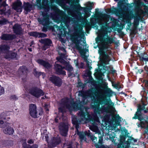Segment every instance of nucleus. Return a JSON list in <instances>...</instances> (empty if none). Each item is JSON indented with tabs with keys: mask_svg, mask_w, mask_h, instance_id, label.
<instances>
[{
	"mask_svg": "<svg viewBox=\"0 0 148 148\" xmlns=\"http://www.w3.org/2000/svg\"><path fill=\"white\" fill-rule=\"evenodd\" d=\"M88 132L85 131L84 132H80L78 133V134L79 136V139L81 141L84 140L85 141H86L87 138L86 136H87L95 143V146L96 148H106L104 145H100L97 143V138L93 135L90 132V130H88Z\"/></svg>",
	"mask_w": 148,
	"mask_h": 148,
	"instance_id": "f257e3e1",
	"label": "nucleus"
},
{
	"mask_svg": "<svg viewBox=\"0 0 148 148\" xmlns=\"http://www.w3.org/2000/svg\"><path fill=\"white\" fill-rule=\"evenodd\" d=\"M9 47L6 45L1 46L0 47V53H4L5 58L9 60L16 57V54L8 51Z\"/></svg>",
	"mask_w": 148,
	"mask_h": 148,
	"instance_id": "f03ea898",
	"label": "nucleus"
},
{
	"mask_svg": "<svg viewBox=\"0 0 148 148\" xmlns=\"http://www.w3.org/2000/svg\"><path fill=\"white\" fill-rule=\"evenodd\" d=\"M10 118L7 116H3L0 118V127L2 128H6L8 129H12V125L8 123H4L9 121Z\"/></svg>",
	"mask_w": 148,
	"mask_h": 148,
	"instance_id": "7ed1b4c3",
	"label": "nucleus"
},
{
	"mask_svg": "<svg viewBox=\"0 0 148 148\" xmlns=\"http://www.w3.org/2000/svg\"><path fill=\"white\" fill-rule=\"evenodd\" d=\"M129 134L120 136L119 143L118 145V148H127L126 147L127 141H126L125 139L127 137L128 138Z\"/></svg>",
	"mask_w": 148,
	"mask_h": 148,
	"instance_id": "20e7f679",
	"label": "nucleus"
},
{
	"mask_svg": "<svg viewBox=\"0 0 148 148\" xmlns=\"http://www.w3.org/2000/svg\"><path fill=\"white\" fill-rule=\"evenodd\" d=\"M37 108L36 105L34 104H31L29 105V110L31 116L33 117H37Z\"/></svg>",
	"mask_w": 148,
	"mask_h": 148,
	"instance_id": "39448f33",
	"label": "nucleus"
},
{
	"mask_svg": "<svg viewBox=\"0 0 148 148\" xmlns=\"http://www.w3.org/2000/svg\"><path fill=\"white\" fill-rule=\"evenodd\" d=\"M61 142V140L60 137L57 136L53 137L50 143L51 147L52 148L55 147L59 144Z\"/></svg>",
	"mask_w": 148,
	"mask_h": 148,
	"instance_id": "423d86ee",
	"label": "nucleus"
},
{
	"mask_svg": "<svg viewBox=\"0 0 148 148\" xmlns=\"http://www.w3.org/2000/svg\"><path fill=\"white\" fill-rule=\"evenodd\" d=\"M49 80L56 86H60L62 83V82L60 78L54 76H52L49 78Z\"/></svg>",
	"mask_w": 148,
	"mask_h": 148,
	"instance_id": "0eeeda50",
	"label": "nucleus"
},
{
	"mask_svg": "<svg viewBox=\"0 0 148 148\" xmlns=\"http://www.w3.org/2000/svg\"><path fill=\"white\" fill-rule=\"evenodd\" d=\"M99 53L102 57V60L103 62L106 64H108V62L110 60L108 56L104 54L103 49L100 48L99 50Z\"/></svg>",
	"mask_w": 148,
	"mask_h": 148,
	"instance_id": "6e6552de",
	"label": "nucleus"
},
{
	"mask_svg": "<svg viewBox=\"0 0 148 148\" xmlns=\"http://www.w3.org/2000/svg\"><path fill=\"white\" fill-rule=\"evenodd\" d=\"M30 93L36 97H38L44 95L42 90L39 89H33L31 90Z\"/></svg>",
	"mask_w": 148,
	"mask_h": 148,
	"instance_id": "1a4fd4ad",
	"label": "nucleus"
},
{
	"mask_svg": "<svg viewBox=\"0 0 148 148\" xmlns=\"http://www.w3.org/2000/svg\"><path fill=\"white\" fill-rule=\"evenodd\" d=\"M22 3L20 1L14 3L13 5V8L18 12H21L22 11L21 5Z\"/></svg>",
	"mask_w": 148,
	"mask_h": 148,
	"instance_id": "9d476101",
	"label": "nucleus"
},
{
	"mask_svg": "<svg viewBox=\"0 0 148 148\" xmlns=\"http://www.w3.org/2000/svg\"><path fill=\"white\" fill-rule=\"evenodd\" d=\"M145 105H143V106H141L140 105H139L138 106V109L137 112H136L135 115L134 116L133 118V119H138L140 120H141L139 116V114L140 113V110H143L145 109Z\"/></svg>",
	"mask_w": 148,
	"mask_h": 148,
	"instance_id": "9b49d317",
	"label": "nucleus"
},
{
	"mask_svg": "<svg viewBox=\"0 0 148 148\" xmlns=\"http://www.w3.org/2000/svg\"><path fill=\"white\" fill-rule=\"evenodd\" d=\"M55 67L56 71L59 74H62L63 75L66 74L65 72L63 70V68H62L61 66L56 63Z\"/></svg>",
	"mask_w": 148,
	"mask_h": 148,
	"instance_id": "f8f14e48",
	"label": "nucleus"
},
{
	"mask_svg": "<svg viewBox=\"0 0 148 148\" xmlns=\"http://www.w3.org/2000/svg\"><path fill=\"white\" fill-rule=\"evenodd\" d=\"M128 138L127 139V148H129L130 147V144L131 143L134 144L137 141V140L134 139L131 136H129Z\"/></svg>",
	"mask_w": 148,
	"mask_h": 148,
	"instance_id": "ddd939ff",
	"label": "nucleus"
},
{
	"mask_svg": "<svg viewBox=\"0 0 148 148\" xmlns=\"http://www.w3.org/2000/svg\"><path fill=\"white\" fill-rule=\"evenodd\" d=\"M91 131L94 132H97L98 134H101V131L103 132H104L105 131L107 132V131L108 132H111L112 131H113L114 132H127L128 130H91Z\"/></svg>",
	"mask_w": 148,
	"mask_h": 148,
	"instance_id": "4468645a",
	"label": "nucleus"
},
{
	"mask_svg": "<svg viewBox=\"0 0 148 148\" xmlns=\"http://www.w3.org/2000/svg\"><path fill=\"white\" fill-rule=\"evenodd\" d=\"M13 30L16 34H19L22 30L20 25L17 24H15L13 27Z\"/></svg>",
	"mask_w": 148,
	"mask_h": 148,
	"instance_id": "2eb2a0df",
	"label": "nucleus"
},
{
	"mask_svg": "<svg viewBox=\"0 0 148 148\" xmlns=\"http://www.w3.org/2000/svg\"><path fill=\"white\" fill-rule=\"evenodd\" d=\"M140 119L141 120H140L141 121L140 123L138 125V126L140 127L141 128H146L148 129V124L147 123L145 120L142 119L143 121H142V119L140 118Z\"/></svg>",
	"mask_w": 148,
	"mask_h": 148,
	"instance_id": "dca6fc26",
	"label": "nucleus"
},
{
	"mask_svg": "<svg viewBox=\"0 0 148 148\" xmlns=\"http://www.w3.org/2000/svg\"><path fill=\"white\" fill-rule=\"evenodd\" d=\"M23 148H38V145L37 144L33 145L31 146L30 145L27 144L26 142H24L22 144Z\"/></svg>",
	"mask_w": 148,
	"mask_h": 148,
	"instance_id": "f3484780",
	"label": "nucleus"
},
{
	"mask_svg": "<svg viewBox=\"0 0 148 148\" xmlns=\"http://www.w3.org/2000/svg\"><path fill=\"white\" fill-rule=\"evenodd\" d=\"M37 62L39 64L43 65L44 67L47 68H50L51 66V65L49 64L48 63L42 60H37Z\"/></svg>",
	"mask_w": 148,
	"mask_h": 148,
	"instance_id": "a211bd4d",
	"label": "nucleus"
},
{
	"mask_svg": "<svg viewBox=\"0 0 148 148\" xmlns=\"http://www.w3.org/2000/svg\"><path fill=\"white\" fill-rule=\"evenodd\" d=\"M31 35L35 36H39V37H46V35L43 33L39 34L36 32H33L31 33Z\"/></svg>",
	"mask_w": 148,
	"mask_h": 148,
	"instance_id": "6ab92c4d",
	"label": "nucleus"
},
{
	"mask_svg": "<svg viewBox=\"0 0 148 148\" xmlns=\"http://www.w3.org/2000/svg\"><path fill=\"white\" fill-rule=\"evenodd\" d=\"M43 42L45 43L46 45H45L44 46L42 47V49L43 50H45L46 49V48H45V47H46V46L50 45L51 42L50 40L48 39H46L44 40V42Z\"/></svg>",
	"mask_w": 148,
	"mask_h": 148,
	"instance_id": "aec40b11",
	"label": "nucleus"
},
{
	"mask_svg": "<svg viewBox=\"0 0 148 148\" xmlns=\"http://www.w3.org/2000/svg\"><path fill=\"white\" fill-rule=\"evenodd\" d=\"M75 106H76V107H77V105H76V104L74 103L73 104H71V106H66V107L67 108L69 109L70 110H77V109L76 108Z\"/></svg>",
	"mask_w": 148,
	"mask_h": 148,
	"instance_id": "412c9836",
	"label": "nucleus"
},
{
	"mask_svg": "<svg viewBox=\"0 0 148 148\" xmlns=\"http://www.w3.org/2000/svg\"><path fill=\"white\" fill-rule=\"evenodd\" d=\"M12 38L11 35L6 34H3L1 37L3 40H8L11 39Z\"/></svg>",
	"mask_w": 148,
	"mask_h": 148,
	"instance_id": "4be33fe9",
	"label": "nucleus"
},
{
	"mask_svg": "<svg viewBox=\"0 0 148 148\" xmlns=\"http://www.w3.org/2000/svg\"><path fill=\"white\" fill-rule=\"evenodd\" d=\"M59 129L61 130H67L69 129V126L67 123L62 124L59 126Z\"/></svg>",
	"mask_w": 148,
	"mask_h": 148,
	"instance_id": "5701e85b",
	"label": "nucleus"
},
{
	"mask_svg": "<svg viewBox=\"0 0 148 148\" xmlns=\"http://www.w3.org/2000/svg\"><path fill=\"white\" fill-rule=\"evenodd\" d=\"M121 118L119 116H117L115 119V124L116 125H119L120 122L121 121Z\"/></svg>",
	"mask_w": 148,
	"mask_h": 148,
	"instance_id": "b1692460",
	"label": "nucleus"
},
{
	"mask_svg": "<svg viewBox=\"0 0 148 148\" xmlns=\"http://www.w3.org/2000/svg\"><path fill=\"white\" fill-rule=\"evenodd\" d=\"M69 130H60L61 135L63 136H66L67 135Z\"/></svg>",
	"mask_w": 148,
	"mask_h": 148,
	"instance_id": "393cba45",
	"label": "nucleus"
},
{
	"mask_svg": "<svg viewBox=\"0 0 148 148\" xmlns=\"http://www.w3.org/2000/svg\"><path fill=\"white\" fill-rule=\"evenodd\" d=\"M3 131L4 133L9 135L13 134L14 132V130H3Z\"/></svg>",
	"mask_w": 148,
	"mask_h": 148,
	"instance_id": "a878e982",
	"label": "nucleus"
},
{
	"mask_svg": "<svg viewBox=\"0 0 148 148\" xmlns=\"http://www.w3.org/2000/svg\"><path fill=\"white\" fill-rule=\"evenodd\" d=\"M103 135H101L100 136H99L98 137L99 138V141L98 143H98V144L100 145H102L103 142Z\"/></svg>",
	"mask_w": 148,
	"mask_h": 148,
	"instance_id": "bb28decb",
	"label": "nucleus"
},
{
	"mask_svg": "<svg viewBox=\"0 0 148 148\" xmlns=\"http://www.w3.org/2000/svg\"><path fill=\"white\" fill-rule=\"evenodd\" d=\"M66 69L69 72H71V73H72V71H73V68L69 64H67L66 66Z\"/></svg>",
	"mask_w": 148,
	"mask_h": 148,
	"instance_id": "cd10ccee",
	"label": "nucleus"
},
{
	"mask_svg": "<svg viewBox=\"0 0 148 148\" xmlns=\"http://www.w3.org/2000/svg\"><path fill=\"white\" fill-rule=\"evenodd\" d=\"M4 92V89L0 85V95L3 94Z\"/></svg>",
	"mask_w": 148,
	"mask_h": 148,
	"instance_id": "c85d7f7f",
	"label": "nucleus"
},
{
	"mask_svg": "<svg viewBox=\"0 0 148 148\" xmlns=\"http://www.w3.org/2000/svg\"><path fill=\"white\" fill-rule=\"evenodd\" d=\"M107 43L108 44H111L113 42V40L112 38H109L106 40Z\"/></svg>",
	"mask_w": 148,
	"mask_h": 148,
	"instance_id": "c756f323",
	"label": "nucleus"
},
{
	"mask_svg": "<svg viewBox=\"0 0 148 148\" xmlns=\"http://www.w3.org/2000/svg\"><path fill=\"white\" fill-rule=\"evenodd\" d=\"M80 114V116L82 117V120H84L85 119V117L84 113L83 112H81V113H79Z\"/></svg>",
	"mask_w": 148,
	"mask_h": 148,
	"instance_id": "7c9ffc66",
	"label": "nucleus"
},
{
	"mask_svg": "<svg viewBox=\"0 0 148 148\" xmlns=\"http://www.w3.org/2000/svg\"><path fill=\"white\" fill-rule=\"evenodd\" d=\"M6 21L5 19L0 21V25L5 24L6 23Z\"/></svg>",
	"mask_w": 148,
	"mask_h": 148,
	"instance_id": "2f4dec72",
	"label": "nucleus"
},
{
	"mask_svg": "<svg viewBox=\"0 0 148 148\" xmlns=\"http://www.w3.org/2000/svg\"><path fill=\"white\" fill-rule=\"evenodd\" d=\"M134 23L135 25H138V24H139L138 21V20L135 21L134 22Z\"/></svg>",
	"mask_w": 148,
	"mask_h": 148,
	"instance_id": "473e14b6",
	"label": "nucleus"
},
{
	"mask_svg": "<svg viewBox=\"0 0 148 148\" xmlns=\"http://www.w3.org/2000/svg\"><path fill=\"white\" fill-rule=\"evenodd\" d=\"M76 48L79 50H81V48L80 47H79L77 45H76Z\"/></svg>",
	"mask_w": 148,
	"mask_h": 148,
	"instance_id": "72a5a7b5",
	"label": "nucleus"
},
{
	"mask_svg": "<svg viewBox=\"0 0 148 148\" xmlns=\"http://www.w3.org/2000/svg\"><path fill=\"white\" fill-rule=\"evenodd\" d=\"M143 60L145 61H148V57L147 58H144Z\"/></svg>",
	"mask_w": 148,
	"mask_h": 148,
	"instance_id": "f704fd0d",
	"label": "nucleus"
},
{
	"mask_svg": "<svg viewBox=\"0 0 148 148\" xmlns=\"http://www.w3.org/2000/svg\"><path fill=\"white\" fill-rule=\"evenodd\" d=\"M28 143L30 144H32L33 143V142L32 140H30L29 141H28Z\"/></svg>",
	"mask_w": 148,
	"mask_h": 148,
	"instance_id": "c9c22d12",
	"label": "nucleus"
},
{
	"mask_svg": "<svg viewBox=\"0 0 148 148\" xmlns=\"http://www.w3.org/2000/svg\"><path fill=\"white\" fill-rule=\"evenodd\" d=\"M45 137L46 140V141L48 140V136H45Z\"/></svg>",
	"mask_w": 148,
	"mask_h": 148,
	"instance_id": "e433bc0d",
	"label": "nucleus"
},
{
	"mask_svg": "<svg viewBox=\"0 0 148 148\" xmlns=\"http://www.w3.org/2000/svg\"><path fill=\"white\" fill-rule=\"evenodd\" d=\"M59 112H62V110L61 108H59Z\"/></svg>",
	"mask_w": 148,
	"mask_h": 148,
	"instance_id": "4c0bfd02",
	"label": "nucleus"
},
{
	"mask_svg": "<svg viewBox=\"0 0 148 148\" xmlns=\"http://www.w3.org/2000/svg\"><path fill=\"white\" fill-rule=\"evenodd\" d=\"M2 5H3V6H6L7 5L6 4H5V2H4L3 3V4H2Z\"/></svg>",
	"mask_w": 148,
	"mask_h": 148,
	"instance_id": "58836bf2",
	"label": "nucleus"
},
{
	"mask_svg": "<svg viewBox=\"0 0 148 148\" xmlns=\"http://www.w3.org/2000/svg\"><path fill=\"white\" fill-rule=\"evenodd\" d=\"M55 121L56 122H57L58 121V119L57 118H56L55 119Z\"/></svg>",
	"mask_w": 148,
	"mask_h": 148,
	"instance_id": "ea45409f",
	"label": "nucleus"
},
{
	"mask_svg": "<svg viewBox=\"0 0 148 148\" xmlns=\"http://www.w3.org/2000/svg\"><path fill=\"white\" fill-rule=\"evenodd\" d=\"M145 132H146L147 134H148V130H145Z\"/></svg>",
	"mask_w": 148,
	"mask_h": 148,
	"instance_id": "a19ab883",
	"label": "nucleus"
},
{
	"mask_svg": "<svg viewBox=\"0 0 148 148\" xmlns=\"http://www.w3.org/2000/svg\"><path fill=\"white\" fill-rule=\"evenodd\" d=\"M66 148H72V147L71 145H70L69 147H67Z\"/></svg>",
	"mask_w": 148,
	"mask_h": 148,
	"instance_id": "79ce46f5",
	"label": "nucleus"
},
{
	"mask_svg": "<svg viewBox=\"0 0 148 148\" xmlns=\"http://www.w3.org/2000/svg\"><path fill=\"white\" fill-rule=\"evenodd\" d=\"M115 137L114 136H112V137H111L110 136V138H114Z\"/></svg>",
	"mask_w": 148,
	"mask_h": 148,
	"instance_id": "37998d69",
	"label": "nucleus"
},
{
	"mask_svg": "<svg viewBox=\"0 0 148 148\" xmlns=\"http://www.w3.org/2000/svg\"><path fill=\"white\" fill-rule=\"evenodd\" d=\"M29 50L30 51H32V49L31 48H29Z\"/></svg>",
	"mask_w": 148,
	"mask_h": 148,
	"instance_id": "c03bdc74",
	"label": "nucleus"
},
{
	"mask_svg": "<svg viewBox=\"0 0 148 148\" xmlns=\"http://www.w3.org/2000/svg\"><path fill=\"white\" fill-rule=\"evenodd\" d=\"M38 21L39 22H40V18H38Z\"/></svg>",
	"mask_w": 148,
	"mask_h": 148,
	"instance_id": "a18cd8bd",
	"label": "nucleus"
},
{
	"mask_svg": "<svg viewBox=\"0 0 148 148\" xmlns=\"http://www.w3.org/2000/svg\"><path fill=\"white\" fill-rule=\"evenodd\" d=\"M71 75V73L70 74V73H69V76H70Z\"/></svg>",
	"mask_w": 148,
	"mask_h": 148,
	"instance_id": "49530a36",
	"label": "nucleus"
},
{
	"mask_svg": "<svg viewBox=\"0 0 148 148\" xmlns=\"http://www.w3.org/2000/svg\"><path fill=\"white\" fill-rule=\"evenodd\" d=\"M5 10H4L3 11L2 13H4L5 12Z\"/></svg>",
	"mask_w": 148,
	"mask_h": 148,
	"instance_id": "de8ad7c7",
	"label": "nucleus"
},
{
	"mask_svg": "<svg viewBox=\"0 0 148 148\" xmlns=\"http://www.w3.org/2000/svg\"><path fill=\"white\" fill-rule=\"evenodd\" d=\"M76 130L77 131V132L78 133V132H79V130Z\"/></svg>",
	"mask_w": 148,
	"mask_h": 148,
	"instance_id": "09e8293b",
	"label": "nucleus"
},
{
	"mask_svg": "<svg viewBox=\"0 0 148 148\" xmlns=\"http://www.w3.org/2000/svg\"><path fill=\"white\" fill-rule=\"evenodd\" d=\"M46 110H47V111H48V109H46Z\"/></svg>",
	"mask_w": 148,
	"mask_h": 148,
	"instance_id": "8fccbe9b",
	"label": "nucleus"
},
{
	"mask_svg": "<svg viewBox=\"0 0 148 148\" xmlns=\"http://www.w3.org/2000/svg\"><path fill=\"white\" fill-rule=\"evenodd\" d=\"M2 0H0V2H1Z\"/></svg>",
	"mask_w": 148,
	"mask_h": 148,
	"instance_id": "3c124183",
	"label": "nucleus"
},
{
	"mask_svg": "<svg viewBox=\"0 0 148 148\" xmlns=\"http://www.w3.org/2000/svg\"><path fill=\"white\" fill-rule=\"evenodd\" d=\"M105 21V22H106V21Z\"/></svg>",
	"mask_w": 148,
	"mask_h": 148,
	"instance_id": "603ef678",
	"label": "nucleus"
},
{
	"mask_svg": "<svg viewBox=\"0 0 148 148\" xmlns=\"http://www.w3.org/2000/svg\"><path fill=\"white\" fill-rule=\"evenodd\" d=\"M59 61L60 62V60H59Z\"/></svg>",
	"mask_w": 148,
	"mask_h": 148,
	"instance_id": "864d4df0",
	"label": "nucleus"
}]
</instances>
